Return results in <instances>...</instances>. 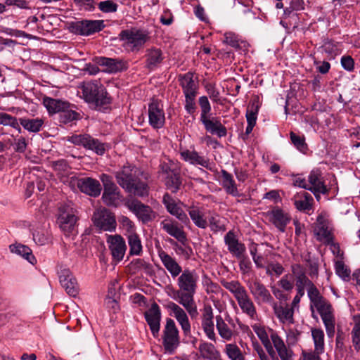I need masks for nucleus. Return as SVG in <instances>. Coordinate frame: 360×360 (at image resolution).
<instances>
[{
    "label": "nucleus",
    "mask_w": 360,
    "mask_h": 360,
    "mask_svg": "<svg viewBox=\"0 0 360 360\" xmlns=\"http://www.w3.org/2000/svg\"><path fill=\"white\" fill-rule=\"evenodd\" d=\"M127 240L129 246L130 255H140L142 252V244L138 234L131 233L127 235Z\"/></svg>",
    "instance_id": "47"
},
{
    "label": "nucleus",
    "mask_w": 360,
    "mask_h": 360,
    "mask_svg": "<svg viewBox=\"0 0 360 360\" xmlns=\"http://www.w3.org/2000/svg\"><path fill=\"white\" fill-rule=\"evenodd\" d=\"M216 328L220 337L224 340L229 341L233 336V330L225 323L221 316H216Z\"/></svg>",
    "instance_id": "45"
},
{
    "label": "nucleus",
    "mask_w": 360,
    "mask_h": 360,
    "mask_svg": "<svg viewBox=\"0 0 360 360\" xmlns=\"http://www.w3.org/2000/svg\"><path fill=\"white\" fill-rule=\"evenodd\" d=\"M93 224L99 231L115 232L117 221L115 214L105 207L97 209L92 216Z\"/></svg>",
    "instance_id": "7"
},
{
    "label": "nucleus",
    "mask_w": 360,
    "mask_h": 360,
    "mask_svg": "<svg viewBox=\"0 0 360 360\" xmlns=\"http://www.w3.org/2000/svg\"><path fill=\"white\" fill-rule=\"evenodd\" d=\"M224 243L229 252L236 258H241L245 252L246 248L245 245L239 241L233 231H229L225 235Z\"/></svg>",
    "instance_id": "26"
},
{
    "label": "nucleus",
    "mask_w": 360,
    "mask_h": 360,
    "mask_svg": "<svg viewBox=\"0 0 360 360\" xmlns=\"http://www.w3.org/2000/svg\"><path fill=\"white\" fill-rule=\"evenodd\" d=\"M224 352L231 360H245L240 348L236 344H226Z\"/></svg>",
    "instance_id": "54"
},
{
    "label": "nucleus",
    "mask_w": 360,
    "mask_h": 360,
    "mask_svg": "<svg viewBox=\"0 0 360 360\" xmlns=\"http://www.w3.org/2000/svg\"><path fill=\"white\" fill-rule=\"evenodd\" d=\"M19 124H20L25 130L29 132H39L44 123L42 118H27L21 117L19 119Z\"/></svg>",
    "instance_id": "40"
},
{
    "label": "nucleus",
    "mask_w": 360,
    "mask_h": 360,
    "mask_svg": "<svg viewBox=\"0 0 360 360\" xmlns=\"http://www.w3.org/2000/svg\"><path fill=\"white\" fill-rule=\"evenodd\" d=\"M165 184L167 187L171 190L172 193H176L181 185V181L179 172H172L169 176H167Z\"/></svg>",
    "instance_id": "50"
},
{
    "label": "nucleus",
    "mask_w": 360,
    "mask_h": 360,
    "mask_svg": "<svg viewBox=\"0 0 360 360\" xmlns=\"http://www.w3.org/2000/svg\"><path fill=\"white\" fill-rule=\"evenodd\" d=\"M88 143L89 144L86 149L91 150L98 155H103L108 148L106 143L100 141L97 139L93 138L91 136Z\"/></svg>",
    "instance_id": "51"
},
{
    "label": "nucleus",
    "mask_w": 360,
    "mask_h": 360,
    "mask_svg": "<svg viewBox=\"0 0 360 360\" xmlns=\"http://www.w3.org/2000/svg\"><path fill=\"white\" fill-rule=\"evenodd\" d=\"M167 308L170 310V314L173 316L179 325L185 335H188L191 332V324L186 312L179 304L170 302Z\"/></svg>",
    "instance_id": "25"
},
{
    "label": "nucleus",
    "mask_w": 360,
    "mask_h": 360,
    "mask_svg": "<svg viewBox=\"0 0 360 360\" xmlns=\"http://www.w3.org/2000/svg\"><path fill=\"white\" fill-rule=\"evenodd\" d=\"M292 200L295 208L299 211L308 213L312 210L314 199L309 193L305 191L296 193Z\"/></svg>",
    "instance_id": "31"
},
{
    "label": "nucleus",
    "mask_w": 360,
    "mask_h": 360,
    "mask_svg": "<svg viewBox=\"0 0 360 360\" xmlns=\"http://www.w3.org/2000/svg\"><path fill=\"white\" fill-rule=\"evenodd\" d=\"M311 332L315 351L318 353H323L325 350L323 330L321 328H311Z\"/></svg>",
    "instance_id": "46"
},
{
    "label": "nucleus",
    "mask_w": 360,
    "mask_h": 360,
    "mask_svg": "<svg viewBox=\"0 0 360 360\" xmlns=\"http://www.w3.org/2000/svg\"><path fill=\"white\" fill-rule=\"evenodd\" d=\"M221 283L224 288L233 295L236 300L248 294L245 288L238 281H228L223 280Z\"/></svg>",
    "instance_id": "39"
},
{
    "label": "nucleus",
    "mask_w": 360,
    "mask_h": 360,
    "mask_svg": "<svg viewBox=\"0 0 360 360\" xmlns=\"http://www.w3.org/2000/svg\"><path fill=\"white\" fill-rule=\"evenodd\" d=\"M91 135L88 134H73L66 137V140L75 146L86 148Z\"/></svg>",
    "instance_id": "53"
},
{
    "label": "nucleus",
    "mask_w": 360,
    "mask_h": 360,
    "mask_svg": "<svg viewBox=\"0 0 360 360\" xmlns=\"http://www.w3.org/2000/svg\"><path fill=\"white\" fill-rule=\"evenodd\" d=\"M252 328L269 354L274 357L275 352H274L272 343L269 338L271 329L269 328L267 331L264 326H261L260 324H254L252 326Z\"/></svg>",
    "instance_id": "34"
},
{
    "label": "nucleus",
    "mask_w": 360,
    "mask_h": 360,
    "mask_svg": "<svg viewBox=\"0 0 360 360\" xmlns=\"http://www.w3.org/2000/svg\"><path fill=\"white\" fill-rule=\"evenodd\" d=\"M127 207L130 211L134 213L143 223L151 221L155 217V213L152 209L139 200H133L128 201L127 202Z\"/></svg>",
    "instance_id": "16"
},
{
    "label": "nucleus",
    "mask_w": 360,
    "mask_h": 360,
    "mask_svg": "<svg viewBox=\"0 0 360 360\" xmlns=\"http://www.w3.org/2000/svg\"><path fill=\"white\" fill-rule=\"evenodd\" d=\"M106 243L112 259L116 262L122 261L127 250V245L122 236L118 234L107 235Z\"/></svg>",
    "instance_id": "13"
},
{
    "label": "nucleus",
    "mask_w": 360,
    "mask_h": 360,
    "mask_svg": "<svg viewBox=\"0 0 360 360\" xmlns=\"http://www.w3.org/2000/svg\"><path fill=\"white\" fill-rule=\"evenodd\" d=\"M13 142L11 144L14 150L19 153H24L27 148L29 140L27 138L20 136H12Z\"/></svg>",
    "instance_id": "52"
},
{
    "label": "nucleus",
    "mask_w": 360,
    "mask_h": 360,
    "mask_svg": "<svg viewBox=\"0 0 360 360\" xmlns=\"http://www.w3.org/2000/svg\"><path fill=\"white\" fill-rule=\"evenodd\" d=\"M291 277L296 290L305 291L313 282L307 276L306 269L300 264H293L291 265Z\"/></svg>",
    "instance_id": "19"
},
{
    "label": "nucleus",
    "mask_w": 360,
    "mask_h": 360,
    "mask_svg": "<svg viewBox=\"0 0 360 360\" xmlns=\"http://www.w3.org/2000/svg\"><path fill=\"white\" fill-rule=\"evenodd\" d=\"M309 181V191H311L316 198L319 199L320 194H326L328 193V189L324 184L321 172L319 169L312 170L308 176Z\"/></svg>",
    "instance_id": "24"
},
{
    "label": "nucleus",
    "mask_w": 360,
    "mask_h": 360,
    "mask_svg": "<svg viewBox=\"0 0 360 360\" xmlns=\"http://www.w3.org/2000/svg\"><path fill=\"white\" fill-rule=\"evenodd\" d=\"M79 117L80 115L78 112L68 108L60 114V122L66 124L73 120H79Z\"/></svg>",
    "instance_id": "62"
},
{
    "label": "nucleus",
    "mask_w": 360,
    "mask_h": 360,
    "mask_svg": "<svg viewBox=\"0 0 360 360\" xmlns=\"http://www.w3.org/2000/svg\"><path fill=\"white\" fill-rule=\"evenodd\" d=\"M101 180L104 187L102 195L103 202L108 206L117 207L122 199L119 188L112 181L111 176L108 174H103L101 176Z\"/></svg>",
    "instance_id": "8"
},
{
    "label": "nucleus",
    "mask_w": 360,
    "mask_h": 360,
    "mask_svg": "<svg viewBox=\"0 0 360 360\" xmlns=\"http://www.w3.org/2000/svg\"><path fill=\"white\" fill-rule=\"evenodd\" d=\"M98 65L103 68V71L108 73H117L127 69V63L122 59L111 58L107 57H98L96 58Z\"/></svg>",
    "instance_id": "18"
},
{
    "label": "nucleus",
    "mask_w": 360,
    "mask_h": 360,
    "mask_svg": "<svg viewBox=\"0 0 360 360\" xmlns=\"http://www.w3.org/2000/svg\"><path fill=\"white\" fill-rule=\"evenodd\" d=\"M159 257L165 269L169 272L172 278H176L182 273V268L176 261L165 251L158 253Z\"/></svg>",
    "instance_id": "33"
},
{
    "label": "nucleus",
    "mask_w": 360,
    "mask_h": 360,
    "mask_svg": "<svg viewBox=\"0 0 360 360\" xmlns=\"http://www.w3.org/2000/svg\"><path fill=\"white\" fill-rule=\"evenodd\" d=\"M118 221L122 226V229L125 230L127 235L131 233H136L134 224L126 216H121L119 217Z\"/></svg>",
    "instance_id": "63"
},
{
    "label": "nucleus",
    "mask_w": 360,
    "mask_h": 360,
    "mask_svg": "<svg viewBox=\"0 0 360 360\" xmlns=\"http://www.w3.org/2000/svg\"><path fill=\"white\" fill-rule=\"evenodd\" d=\"M148 120L150 125L154 129H160L164 126L165 116L161 101L153 99L149 103Z\"/></svg>",
    "instance_id": "14"
},
{
    "label": "nucleus",
    "mask_w": 360,
    "mask_h": 360,
    "mask_svg": "<svg viewBox=\"0 0 360 360\" xmlns=\"http://www.w3.org/2000/svg\"><path fill=\"white\" fill-rule=\"evenodd\" d=\"M290 140L296 148L302 153H306L307 145L304 136H300L291 131L290 133Z\"/></svg>",
    "instance_id": "58"
},
{
    "label": "nucleus",
    "mask_w": 360,
    "mask_h": 360,
    "mask_svg": "<svg viewBox=\"0 0 360 360\" xmlns=\"http://www.w3.org/2000/svg\"><path fill=\"white\" fill-rule=\"evenodd\" d=\"M197 94L184 95V108L188 114L193 115L197 109L195 98Z\"/></svg>",
    "instance_id": "60"
},
{
    "label": "nucleus",
    "mask_w": 360,
    "mask_h": 360,
    "mask_svg": "<svg viewBox=\"0 0 360 360\" xmlns=\"http://www.w3.org/2000/svg\"><path fill=\"white\" fill-rule=\"evenodd\" d=\"M145 319L150 326L153 335L158 336L160 328L161 311L158 304L153 302L148 310L144 313Z\"/></svg>",
    "instance_id": "20"
},
{
    "label": "nucleus",
    "mask_w": 360,
    "mask_h": 360,
    "mask_svg": "<svg viewBox=\"0 0 360 360\" xmlns=\"http://www.w3.org/2000/svg\"><path fill=\"white\" fill-rule=\"evenodd\" d=\"M114 174L117 184L127 192L140 197L148 195V186L136 178L134 167L124 165Z\"/></svg>",
    "instance_id": "2"
},
{
    "label": "nucleus",
    "mask_w": 360,
    "mask_h": 360,
    "mask_svg": "<svg viewBox=\"0 0 360 360\" xmlns=\"http://www.w3.org/2000/svg\"><path fill=\"white\" fill-rule=\"evenodd\" d=\"M178 276L179 290L174 291L172 297L184 307L191 319H195L198 311L194 295L198 288L199 276L195 270L188 269H184Z\"/></svg>",
    "instance_id": "1"
},
{
    "label": "nucleus",
    "mask_w": 360,
    "mask_h": 360,
    "mask_svg": "<svg viewBox=\"0 0 360 360\" xmlns=\"http://www.w3.org/2000/svg\"><path fill=\"white\" fill-rule=\"evenodd\" d=\"M82 90L84 99L94 105L96 110H104L108 108L110 99L102 85L87 82L82 85Z\"/></svg>",
    "instance_id": "4"
},
{
    "label": "nucleus",
    "mask_w": 360,
    "mask_h": 360,
    "mask_svg": "<svg viewBox=\"0 0 360 360\" xmlns=\"http://www.w3.org/2000/svg\"><path fill=\"white\" fill-rule=\"evenodd\" d=\"M44 105L50 113H60L69 108V103L59 99H54L51 98H44Z\"/></svg>",
    "instance_id": "42"
},
{
    "label": "nucleus",
    "mask_w": 360,
    "mask_h": 360,
    "mask_svg": "<svg viewBox=\"0 0 360 360\" xmlns=\"http://www.w3.org/2000/svg\"><path fill=\"white\" fill-rule=\"evenodd\" d=\"M198 103L201 110L200 120L205 127L207 131L215 134L218 137H224L227 134L226 128L221 123L218 118L210 117L212 110L211 105L208 98L205 96H200Z\"/></svg>",
    "instance_id": "3"
},
{
    "label": "nucleus",
    "mask_w": 360,
    "mask_h": 360,
    "mask_svg": "<svg viewBox=\"0 0 360 360\" xmlns=\"http://www.w3.org/2000/svg\"><path fill=\"white\" fill-rule=\"evenodd\" d=\"M247 285L257 304H272L274 303V298L270 292L259 280L248 281Z\"/></svg>",
    "instance_id": "12"
},
{
    "label": "nucleus",
    "mask_w": 360,
    "mask_h": 360,
    "mask_svg": "<svg viewBox=\"0 0 360 360\" xmlns=\"http://www.w3.org/2000/svg\"><path fill=\"white\" fill-rule=\"evenodd\" d=\"M355 324L352 331V342L356 349H360V315L354 316Z\"/></svg>",
    "instance_id": "59"
},
{
    "label": "nucleus",
    "mask_w": 360,
    "mask_h": 360,
    "mask_svg": "<svg viewBox=\"0 0 360 360\" xmlns=\"http://www.w3.org/2000/svg\"><path fill=\"white\" fill-rule=\"evenodd\" d=\"M59 280L62 287L68 295L72 297L77 295L79 290L77 282L68 269L61 271Z\"/></svg>",
    "instance_id": "29"
},
{
    "label": "nucleus",
    "mask_w": 360,
    "mask_h": 360,
    "mask_svg": "<svg viewBox=\"0 0 360 360\" xmlns=\"http://www.w3.org/2000/svg\"><path fill=\"white\" fill-rule=\"evenodd\" d=\"M11 252L21 256L30 264H34L37 262V259L32 254V250L22 244H12L9 246Z\"/></svg>",
    "instance_id": "41"
},
{
    "label": "nucleus",
    "mask_w": 360,
    "mask_h": 360,
    "mask_svg": "<svg viewBox=\"0 0 360 360\" xmlns=\"http://www.w3.org/2000/svg\"><path fill=\"white\" fill-rule=\"evenodd\" d=\"M77 220V211L71 202H65L59 205L57 223L65 235L74 231Z\"/></svg>",
    "instance_id": "5"
},
{
    "label": "nucleus",
    "mask_w": 360,
    "mask_h": 360,
    "mask_svg": "<svg viewBox=\"0 0 360 360\" xmlns=\"http://www.w3.org/2000/svg\"><path fill=\"white\" fill-rule=\"evenodd\" d=\"M201 357L208 360H222L220 352L215 346L210 342L202 341L198 346Z\"/></svg>",
    "instance_id": "36"
},
{
    "label": "nucleus",
    "mask_w": 360,
    "mask_h": 360,
    "mask_svg": "<svg viewBox=\"0 0 360 360\" xmlns=\"http://www.w3.org/2000/svg\"><path fill=\"white\" fill-rule=\"evenodd\" d=\"M120 37L131 51H138L150 39V32L145 28L134 27L122 30Z\"/></svg>",
    "instance_id": "6"
},
{
    "label": "nucleus",
    "mask_w": 360,
    "mask_h": 360,
    "mask_svg": "<svg viewBox=\"0 0 360 360\" xmlns=\"http://www.w3.org/2000/svg\"><path fill=\"white\" fill-rule=\"evenodd\" d=\"M269 221L281 232L285 231L287 224L290 221V217L279 207H275L268 212Z\"/></svg>",
    "instance_id": "28"
},
{
    "label": "nucleus",
    "mask_w": 360,
    "mask_h": 360,
    "mask_svg": "<svg viewBox=\"0 0 360 360\" xmlns=\"http://www.w3.org/2000/svg\"><path fill=\"white\" fill-rule=\"evenodd\" d=\"M322 50L325 52L329 59H333L336 56L340 54V49L338 44L333 41H326L321 46Z\"/></svg>",
    "instance_id": "57"
},
{
    "label": "nucleus",
    "mask_w": 360,
    "mask_h": 360,
    "mask_svg": "<svg viewBox=\"0 0 360 360\" xmlns=\"http://www.w3.org/2000/svg\"><path fill=\"white\" fill-rule=\"evenodd\" d=\"M307 291V296L310 301V307L312 308L315 304L319 303L323 299L324 297L322 296L319 290L317 287L312 283L309 287L306 288Z\"/></svg>",
    "instance_id": "49"
},
{
    "label": "nucleus",
    "mask_w": 360,
    "mask_h": 360,
    "mask_svg": "<svg viewBox=\"0 0 360 360\" xmlns=\"http://www.w3.org/2000/svg\"><path fill=\"white\" fill-rule=\"evenodd\" d=\"M224 42L236 49H241L246 46V42L240 41L238 35L233 32H226L224 34Z\"/></svg>",
    "instance_id": "56"
},
{
    "label": "nucleus",
    "mask_w": 360,
    "mask_h": 360,
    "mask_svg": "<svg viewBox=\"0 0 360 360\" xmlns=\"http://www.w3.org/2000/svg\"><path fill=\"white\" fill-rule=\"evenodd\" d=\"M179 82L184 95L198 94V84L193 79L192 73L188 72L179 76Z\"/></svg>",
    "instance_id": "35"
},
{
    "label": "nucleus",
    "mask_w": 360,
    "mask_h": 360,
    "mask_svg": "<svg viewBox=\"0 0 360 360\" xmlns=\"http://www.w3.org/2000/svg\"><path fill=\"white\" fill-rule=\"evenodd\" d=\"M51 239V233L47 229L39 228L33 233V240L39 245L49 243Z\"/></svg>",
    "instance_id": "48"
},
{
    "label": "nucleus",
    "mask_w": 360,
    "mask_h": 360,
    "mask_svg": "<svg viewBox=\"0 0 360 360\" xmlns=\"http://www.w3.org/2000/svg\"><path fill=\"white\" fill-rule=\"evenodd\" d=\"M270 338L281 360H293L294 353L283 339L273 330H270Z\"/></svg>",
    "instance_id": "23"
},
{
    "label": "nucleus",
    "mask_w": 360,
    "mask_h": 360,
    "mask_svg": "<svg viewBox=\"0 0 360 360\" xmlns=\"http://www.w3.org/2000/svg\"><path fill=\"white\" fill-rule=\"evenodd\" d=\"M258 110L259 106L255 103H252L250 106H248L246 112V119L249 125L252 124L255 126Z\"/></svg>",
    "instance_id": "61"
},
{
    "label": "nucleus",
    "mask_w": 360,
    "mask_h": 360,
    "mask_svg": "<svg viewBox=\"0 0 360 360\" xmlns=\"http://www.w3.org/2000/svg\"><path fill=\"white\" fill-rule=\"evenodd\" d=\"M272 304L274 314L280 322L288 324L293 323L294 310L289 304L283 303L277 304L274 302Z\"/></svg>",
    "instance_id": "32"
},
{
    "label": "nucleus",
    "mask_w": 360,
    "mask_h": 360,
    "mask_svg": "<svg viewBox=\"0 0 360 360\" xmlns=\"http://www.w3.org/2000/svg\"><path fill=\"white\" fill-rule=\"evenodd\" d=\"M105 27L102 20H83L71 22L69 30L71 32L80 35H91L102 30Z\"/></svg>",
    "instance_id": "9"
},
{
    "label": "nucleus",
    "mask_w": 360,
    "mask_h": 360,
    "mask_svg": "<svg viewBox=\"0 0 360 360\" xmlns=\"http://www.w3.org/2000/svg\"><path fill=\"white\" fill-rule=\"evenodd\" d=\"M179 330L174 320L167 319L163 330V345L166 350L172 352L179 345Z\"/></svg>",
    "instance_id": "15"
},
{
    "label": "nucleus",
    "mask_w": 360,
    "mask_h": 360,
    "mask_svg": "<svg viewBox=\"0 0 360 360\" xmlns=\"http://www.w3.org/2000/svg\"><path fill=\"white\" fill-rule=\"evenodd\" d=\"M314 307L316 309L321 316L328 336L333 337L335 334V321L332 305L325 298Z\"/></svg>",
    "instance_id": "10"
},
{
    "label": "nucleus",
    "mask_w": 360,
    "mask_h": 360,
    "mask_svg": "<svg viewBox=\"0 0 360 360\" xmlns=\"http://www.w3.org/2000/svg\"><path fill=\"white\" fill-rule=\"evenodd\" d=\"M186 211L193 224L198 228L205 229L208 222L205 217V210L202 207L195 205L186 206Z\"/></svg>",
    "instance_id": "30"
},
{
    "label": "nucleus",
    "mask_w": 360,
    "mask_h": 360,
    "mask_svg": "<svg viewBox=\"0 0 360 360\" xmlns=\"http://www.w3.org/2000/svg\"><path fill=\"white\" fill-rule=\"evenodd\" d=\"M146 66L150 69L156 68L164 59L162 51L155 48L148 49L146 54Z\"/></svg>",
    "instance_id": "44"
},
{
    "label": "nucleus",
    "mask_w": 360,
    "mask_h": 360,
    "mask_svg": "<svg viewBox=\"0 0 360 360\" xmlns=\"http://www.w3.org/2000/svg\"><path fill=\"white\" fill-rule=\"evenodd\" d=\"M161 229L168 235L174 237L179 242H184L186 240L183 226L170 217H167L160 222Z\"/></svg>",
    "instance_id": "21"
},
{
    "label": "nucleus",
    "mask_w": 360,
    "mask_h": 360,
    "mask_svg": "<svg viewBox=\"0 0 360 360\" xmlns=\"http://www.w3.org/2000/svg\"><path fill=\"white\" fill-rule=\"evenodd\" d=\"M221 173V184L226 193L233 196L238 195V191L232 175L224 169H222Z\"/></svg>",
    "instance_id": "43"
},
{
    "label": "nucleus",
    "mask_w": 360,
    "mask_h": 360,
    "mask_svg": "<svg viewBox=\"0 0 360 360\" xmlns=\"http://www.w3.org/2000/svg\"><path fill=\"white\" fill-rule=\"evenodd\" d=\"M0 124L4 126H10L17 129L19 133L21 132V128L17 118L9 114L0 112Z\"/></svg>",
    "instance_id": "55"
},
{
    "label": "nucleus",
    "mask_w": 360,
    "mask_h": 360,
    "mask_svg": "<svg viewBox=\"0 0 360 360\" xmlns=\"http://www.w3.org/2000/svg\"><path fill=\"white\" fill-rule=\"evenodd\" d=\"M181 158L191 164L199 165L207 169H211V164L209 160L200 156L196 151H191L188 150L181 152Z\"/></svg>",
    "instance_id": "38"
},
{
    "label": "nucleus",
    "mask_w": 360,
    "mask_h": 360,
    "mask_svg": "<svg viewBox=\"0 0 360 360\" xmlns=\"http://www.w3.org/2000/svg\"><path fill=\"white\" fill-rule=\"evenodd\" d=\"M314 233L316 239L322 243H330L333 239V229L329 221L319 214L314 226Z\"/></svg>",
    "instance_id": "11"
},
{
    "label": "nucleus",
    "mask_w": 360,
    "mask_h": 360,
    "mask_svg": "<svg viewBox=\"0 0 360 360\" xmlns=\"http://www.w3.org/2000/svg\"><path fill=\"white\" fill-rule=\"evenodd\" d=\"M162 202L169 214L185 224L189 223V218L181 208L180 202H176L168 193L164 195Z\"/></svg>",
    "instance_id": "17"
},
{
    "label": "nucleus",
    "mask_w": 360,
    "mask_h": 360,
    "mask_svg": "<svg viewBox=\"0 0 360 360\" xmlns=\"http://www.w3.org/2000/svg\"><path fill=\"white\" fill-rule=\"evenodd\" d=\"M213 309L210 305L205 306L202 312L201 325L206 336L212 341L216 342L214 333Z\"/></svg>",
    "instance_id": "22"
},
{
    "label": "nucleus",
    "mask_w": 360,
    "mask_h": 360,
    "mask_svg": "<svg viewBox=\"0 0 360 360\" xmlns=\"http://www.w3.org/2000/svg\"><path fill=\"white\" fill-rule=\"evenodd\" d=\"M336 274L344 280L348 279L350 276V270L345 265L342 261L335 262Z\"/></svg>",
    "instance_id": "64"
},
{
    "label": "nucleus",
    "mask_w": 360,
    "mask_h": 360,
    "mask_svg": "<svg viewBox=\"0 0 360 360\" xmlns=\"http://www.w3.org/2000/svg\"><path fill=\"white\" fill-rule=\"evenodd\" d=\"M77 185L79 190L93 197H97L101 194V186L96 179L86 177L77 180Z\"/></svg>",
    "instance_id": "27"
},
{
    "label": "nucleus",
    "mask_w": 360,
    "mask_h": 360,
    "mask_svg": "<svg viewBox=\"0 0 360 360\" xmlns=\"http://www.w3.org/2000/svg\"><path fill=\"white\" fill-rule=\"evenodd\" d=\"M243 313L252 320H257V313L255 305L248 293L236 300Z\"/></svg>",
    "instance_id": "37"
}]
</instances>
